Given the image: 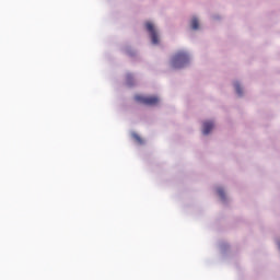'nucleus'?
I'll list each match as a JSON object with an SVG mask.
<instances>
[{"instance_id": "nucleus-1", "label": "nucleus", "mask_w": 280, "mask_h": 280, "mask_svg": "<svg viewBox=\"0 0 280 280\" xmlns=\"http://www.w3.org/2000/svg\"><path fill=\"white\" fill-rule=\"evenodd\" d=\"M189 62V55L185 51H178L174 57H173V67L175 69H180L184 66Z\"/></svg>"}, {"instance_id": "nucleus-9", "label": "nucleus", "mask_w": 280, "mask_h": 280, "mask_svg": "<svg viewBox=\"0 0 280 280\" xmlns=\"http://www.w3.org/2000/svg\"><path fill=\"white\" fill-rule=\"evenodd\" d=\"M133 137H135L136 140H138L139 142H141V137H139V136H137V135H135Z\"/></svg>"}, {"instance_id": "nucleus-7", "label": "nucleus", "mask_w": 280, "mask_h": 280, "mask_svg": "<svg viewBox=\"0 0 280 280\" xmlns=\"http://www.w3.org/2000/svg\"><path fill=\"white\" fill-rule=\"evenodd\" d=\"M218 195L220 196V198L224 199V190L222 188L218 189Z\"/></svg>"}, {"instance_id": "nucleus-6", "label": "nucleus", "mask_w": 280, "mask_h": 280, "mask_svg": "<svg viewBox=\"0 0 280 280\" xmlns=\"http://www.w3.org/2000/svg\"><path fill=\"white\" fill-rule=\"evenodd\" d=\"M234 86H235L236 93H237L238 95H242V86H240V83H235Z\"/></svg>"}, {"instance_id": "nucleus-3", "label": "nucleus", "mask_w": 280, "mask_h": 280, "mask_svg": "<svg viewBox=\"0 0 280 280\" xmlns=\"http://www.w3.org/2000/svg\"><path fill=\"white\" fill-rule=\"evenodd\" d=\"M145 28L151 36V40L153 45H159V33H156V30L154 28V24H152V22H147Z\"/></svg>"}, {"instance_id": "nucleus-8", "label": "nucleus", "mask_w": 280, "mask_h": 280, "mask_svg": "<svg viewBox=\"0 0 280 280\" xmlns=\"http://www.w3.org/2000/svg\"><path fill=\"white\" fill-rule=\"evenodd\" d=\"M127 82H128V84H131V82H132V74H127Z\"/></svg>"}, {"instance_id": "nucleus-5", "label": "nucleus", "mask_w": 280, "mask_h": 280, "mask_svg": "<svg viewBox=\"0 0 280 280\" xmlns=\"http://www.w3.org/2000/svg\"><path fill=\"white\" fill-rule=\"evenodd\" d=\"M200 27V24L198 22V19L194 18L191 20V30H198Z\"/></svg>"}, {"instance_id": "nucleus-4", "label": "nucleus", "mask_w": 280, "mask_h": 280, "mask_svg": "<svg viewBox=\"0 0 280 280\" xmlns=\"http://www.w3.org/2000/svg\"><path fill=\"white\" fill-rule=\"evenodd\" d=\"M211 130H213V121L203 122V129H202L203 135H209Z\"/></svg>"}, {"instance_id": "nucleus-2", "label": "nucleus", "mask_w": 280, "mask_h": 280, "mask_svg": "<svg viewBox=\"0 0 280 280\" xmlns=\"http://www.w3.org/2000/svg\"><path fill=\"white\" fill-rule=\"evenodd\" d=\"M135 100L136 102H139L140 104H144L145 106H156V104H159L160 102L158 96L136 95Z\"/></svg>"}]
</instances>
